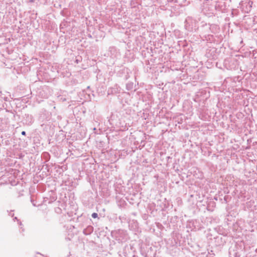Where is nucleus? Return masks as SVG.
<instances>
[{
  "mask_svg": "<svg viewBox=\"0 0 257 257\" xmlns=\"http://www.w3.org/2000/svg\"><path fill=\"white\" fill-rule=\"evenodd\" d=\"M31 202L33 203L34 206H36V205L34 203V201H33L32 199H31Z\"/></svg>",
  "mask_w": 257,
  "mask_h": 257,
  "instance_id": "obj_17",
  "label": "nucleus"
},
{
  "mask_svg": "<svg viewBox=\"0 0 257 257\" xmlns=\"http://www.w3.org/2000/svg\"><path fill=\"white\" fill-rule=\"evenodd\" d=\"M91 216L93 218H96L98 217V214L96 213H93L91 215Z\"/></svg>",
  "mask_w": 257,
  "mask_h": 257,
  "instance_id": "obj_10",
  "label": "nucleus"
},
{
  "mask_svg": "<svg viewBox=\"0 0 257 257\" xmlns=\"http://www.w3.org/2000/svg\"><path fill=\"white\" fill-rule=\"evenodd\" d=\"M9 128L8 121L7 119L0 118V131H7Z\"/></svg>",
  "mask_w": 257,
  "mask_h": 257,
  "instance_id": "obj_3",
  "label": "nucleus"
},
{
  "mask_svg": "<svg viewBox=\"0 0 257 257\" xmlns=\"http://www.w3.org/2000/svg\"><path fill=\"white\" fill-rule=\"evenodd\" d=\"M128 78V76L127 75L125 76V79H127Z\"/></svg>",
  "mask_w": 257,
  "mask_h": 257,
  "instance_id": "obj_18",
  "label": "nucleus"
},
{
  "mask_svg": "<svg viewBox=\"0 0 257 257\" xmlns=\"http://www.w3.org/2000/svg\"><path fill=\"white\" fill-rule=\"evenodd\" d=\"M228 198V196H224V201H225V203H227V198Z\"/></svg>",
  "mask_w": 257,
  "mask_h": 257,
  "instance_id": "obj_11",
  "label": "nucleus"
},
{
  "mask_svg": "<svg viewBox=\"0 0 257 257\" xmlns=\"http://www.w3.org/2000/svg\"><path fill=\"white\" fill-rule=\"evenodd\" d=\"M14 221H15V220L19 221L17 217H15L14 218Z\"/></svg>",
  "mask_w": 257,
  "mask_h": 257,
  "instance_id": "obj_14",
  "label": "nucleus"
},
{
  "mask_svg": "<svg viewBox=\"0 0 257 257\" xmlns=\"http://www.w3.org/2000/svg\"><path fill=\"white\" fill-rule=\"evenodd\" d=\"M34 119L32 115L29 114H25L24 116L23 123L30 126L34 122Z\"/></svg>",
  "mask_w": 257,
  "mask_h": 257,
  "instance_id": "obj_2",
  "label": "nucleus"
},
{
  "mask_svg": "<svg viewBox=\"0 0 257 257\" xmlns=\"http://www.w3.org/2000/svg\"><path fill=\"white\" fill-rule=\"evenodd\" d=\"M93 226L89 225L83 230V232L85 235H89L93 232Z\"/></svg>",
  "mask_w": 257,
  "mask_h": 257,
  "instance_id": "obj_6",
  "label": "nucleus"
},
{
  "mask_svg": "<svg viewBox=\"0 0 257 257\" xmlns=\"http://www.w3.org/2000/svg\"><path fill=\"white\" fill-rule=\"evenodd\" d=\"M13 211V210H11L10 213H9V215L12 216V217H13L14 215V214L12 213Z\"/></svg>",
  "mask_w": 257,
  "mask_h": 257,
  "instance_id": "obj_12",
  "label": "nucleus"
},
{
  "mask_svg": "<svg viewBox=\"0 0 257 257\" xmlns=\"http://www.w3.org/2000/svg\"><path fill=\"white\" fill-rule=\"evenodd\" d=\"M55 212L57 214H61L62 210L61 208L57 207L55 208Z\"/></svg>",
  "mask_w": 257,
  "mask_h": 257,
  "instance_id": "obj_9",
  "label": "nucleus"
},
{
  "mask_svg": "<svg viewBox=\"0 0 257 257\" xmlns=\"http://www.w3.org/2000/svg\"><path fill=\"white\" fill-rule=\"evenodd\" d=\"M192 20L190 18L188 17L185 22V28L186 30L188 31L192 32L193 31V27L192 25H191L190 22L192 21Z\"/></svg>",
  "mask_w": 257,
  "mask_h": 257,
  "instance_id": "obj_5",
  "label": "nucleus"
},
{
  "mask_svg": "<svg viewBox=\"0 0 257 257\" xmlns=\"http://www.w3.org/2000/svg\"><path fill=\"white\" fill-rule=\"evenodd\" d=\"M202 12L205 14H213V9L212 7L210 8L207 3H204L202 6Z\"/></svg>",
  "mask_w": 257,
  "mask_h": 257,
  "instance_id": "obj_4",
  "label": "nucleus"
},
{
  "mask_svg": "<svg viewBox=\"0 0 257 257\" xmlns=\"http://www.w3.org/2000/svg\"><path fill=\"white\" fill-rule=\"evenodd\" d=\"M35 1V0H29L30 3H34Z\"/></svg>",
  "mask_w": 257,
  "mask_h": 257,
  "instance_id": "obj_15",
  "label": "nucleus"
},
{
  "mask_svg": "<svg viewBox=\"0 0 257 257\" xmlns=\"http://www.w3.org/2000/svg\"><path fill=\"white\" fill-rule=\"evenodd\" d=\"M111 235L118 242H124L128 239V234L126 230L123 229H117L113 230Z\"/></svg>",
  "mask_w": 257,
  "mask_h": 257,
  "instance_id": "obj_1",
  "label": "nucleus"
},
{
  "mask_svg": "<svg viewBox=\"0 0 257 257\" xmlns=\"http://www.w3.org/2000/svg\"><path fill=\"white\" fill-rule=\"evenodd\" d=\"M21 134L23 136H26V133L25 131H22V133H21Z\"/></svg>",
  "mask_w": 257,
  "mask_h": 257,
  "instance_id": "obj_13",
  "label": "nucleus"
},
{
  "mask_svg": "<svg viewBox=\"0 0 257 257\" xmlns=\"http://www.w3.org/2000/svg\"><path fill=\"white\" fill-rule=\"evenodd\" d=\"M171 159V158L170 157L168 156L167 157V161H168L169 159Z\"/></svg>",
  "mask_w": 257,
  "mask_h": 257,
  "instance_id": "obj_16",
  "label": "nucleus"
},
{
  "mask_svg": "<svg viewBox=\"0 0 257 257\" xmlns=\"http://www.w3.org/2000/svg\"><path fill=\"white\" fill-rule=\"evenodd\" d=\"M133 83H128L126 85V88L127 90H131L133 88Z\"/></svg>",
  "mask_w": 257,
  "mask_h": 257,
  "instance_id": "obj_7",
  "label": "nucleus"
},
{
  "mask_svg": "<svg viewBox=\"0 0 257 257\" xmlns=\"http://www.w3.org/2000/svg\"><path fill=\"white\" fill-rule=\"evenodd\" d=\"M43 157L45 158V159H46V161H48L50 159V156L48 153H47V152L43 153Z\"/></svg>",
  "mask_w": 257,
  "mask_h": 257,
  "instance_id": "obj_8",
  "label": "nucleus"
}]
</instances>
